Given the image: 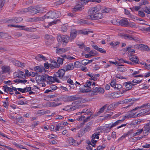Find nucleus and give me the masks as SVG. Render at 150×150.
Returning a JSON list of instances; mask_svg holds the SVG:
<instances>
[{
    "label": "nucleus",
    "instance_id": "1",
    "mask_svg": "<svg viewBox=\"0 0 150 150\" xmlns=\"http://www.w3.org/2000/svg\"><path fill=\"white\" fill-rule=\"evenodd\" d=\"M60 11H49L44 16V18L45 19L44 22L48 23L52 19H55L58 18L60 15Z\"/></svg>",
    "mask_w": 150,
    "mask_h": 150
},
{
    "label": "nucleus",
    "instance_id": "2",
    "mask_svg": "<svg viewBox=\"0 0 150 150\" xmlns=\"http://www.w3.org/2000/svg\"><path fill=\"white\" fill-rule=\"evenodd\" d=\"M95 86V83L94 82H93L92 83L89 80H87L86 83V84L84 85V86L88 88L87 89H86L85 90V92H89L91 91L92 90L91 88L93 87V86Z\"/></svg>",
    "mask_w": 150,
    "mask_h": 150
},
{
    "label": "nucleus",
    "instance_id": "3",
    "mask_svg": "<svg viewBox=\"0 0 150 150\" xmlns=\"http://www.w3.org/2000/svg\"><path fill=\"white\" fill-rule=\"evenodd\" d=\"M132 110L130 112H129L125 116V117L124 118V119H123L124 121L126 118H133L140 116V114H138L137 115H136V113L133 112H132L134 111H132Z\"/></svg>",
    "mask_w": 150,
    "mask_h": 150
},
{
    "label": "nucleus",
    "instance_id": "4",
    "mask_svg": "<svg viewBox=\"0 0 150 150\" xmlns=\"http://www.w3.org/2000/svg\"><path fill=\"white\" fill-rule=\"evenodd\" d=\"M57 39L59 42H62L63 43L66 44L69 42V38L67 35H59L57 36Z\"/></svg>",
    "mask_w": 150,
    "mask_h": 150
},
{
    "label": "nucleus",
    "instance_id": "5",
    "mask_svg": "<svg viewBox=\"0 0 150 150\" xmlns=\"http://www.w3.org/2000/svg\"><path fill=\"white\" fill-rule=\"evenodd\" d=\"M103 16L101 13H97L94 14L89 15L87 16V18L92 20H99L102 18Z\"/></svg>",
    "mask_w": 150,
    "mask_h": 150
},
{
    "label": "nucleus",
    "instance_id": "6",
    "mask_svg": "<svg viewBox=\"0 0 150 150\" xmlns=\"http://www.w3.org/2000/svg\"><path fill=\"white\" fill-rule=\"evenodd\" d=\"M65 71L64 69H61L58 70L57 72H55L54 74L56 78L59 79L64 76Z\"/></svg>",
    "mask_w": 150,
    "mask_h": 150
},
{
    "label": "nucleus",
    "instance_id": "7",
    "mask_svg": "<svg viewBox=\"0 0 150 150\" xmlns=\"http://www.w3.org/2000/svg\"><path fill=\"white\" fill-rule=\"evenodd\" d=\"M48 79L47 83L49 84H51L54 81H55L57 83L62 82L60 80H59L58 78H56V77L55 76L54 74L53 77L51 76H48Z\"/></svg>",
    "mask_w": 150,
    "mask_h": 150
},
{
    "label": "nucleus",
    "instance_id": "8",
    "mask_svg": "<svg viewBox=\"0 0 150 150\" xmlns=\"http://www.w3.org/2000/svg\"><path fill=\"white\" fill-rule=\"evenodd\" d=\"M67 141L69 144L74 146H78L81 143V142L78 143L77 140H74L71 137L68 138L67 139Z\"/></svg>",
    "mask_w": 150,
    "mask_h": 150
},
{
    "label": "nucleus",
    "instance_id": "9",
    "mask_svg": "<svg viewBox=\"0 0 150 150\" xmlns=\"http://www.w3.org/2000/svg\"><path fill=\"white\" fill-rule=\"evenodd\" d=\"M102 129L100 127H98L96 129V131L92 136V139H98L99 138V133L101 132Z\"/></svg>",
    "mask_w": 150,
    "mask_h": 150
},
{
    "label": "nucleus",
    "instance_id": "10",
    "mask_svg": "<svg viewBox=\"0 0 150 150\" xmlns=\"http://www.w3.org/2000/svg\"><path fill=\"white\" fill-rule=\"evenodd\" d=\"M81 0H80V1L81 2L80 3L81 4H78L76 5L74 8V11H81L83 9V5L84 4H85L84 3H83V2H82Z\"/></svg>",
    "mask_w": 150,
    "mask_h": 150
},
{
    "label": "nucleus",
    "instance_id": "11",
    "mask_svg": "<svg viewBox=\"0 0 150 150\" xmlns=\"http://www.w3.org/2000/svg\"><path fill=\"white\" fill-rule=\"evenodd\" d=\"M129 57L130 60L132 62H133L135 63L139 64V62L137 56L130 55L129 56Z\"/></svg>",
    "mask_w": 150,
    "mask_h": 150
},
{
    "label": "nucleus",
    "instance_id": "12",
    "mask_svg": "<svg viewBox=\"0 0 150 150\" xmlns=\"http://www.w3.org/2000/svg\"><path fill=\"white\" fill-rule=\"evenodd\" d=\"M119 23L122 26H127L129 24V21L127 18H125L119 21Z\"/></svg>",
    "mask_w": 150,
    "mask_h": 150
},
{
    "label": "nucleus",
    "instance_id": "13",
    "mask_svg": "<svg viewBox=\"0 0 150 150\" xmlns=\"http://www.w3.org/2000/svg\"><path fill=\"white\" fill-rule=\"evenodd\" d=\"M74 68V65L73 63L68 64L64 67V69L66 71L72 70Z\"/></svg>",
    "mask_w": 150,
    "mask_h": 150
},
{
    "label": "nucleus",
    "instance_id": "14",
    "mask_svg": "<svg viewBox=\"0 0 150 150\" xmlns=\"http://www.w3.org/2000/svg\"><path fill=\"white\" fill-rule=\"evenodd\" d=\"M124 84L127 90H129L132 88L133 86L136 85V84H133L131 82H127L124 83Z\"/></svg>",
    "mask_w": 150,
    "mask_h": 150
},
{
    "label": "nucleus",
    "instance_id": "15",
    "mask_svg": "<svg viewBox=\"0 0 150 150\" xmlns=\"http://www.w3.org/2000/svg\"><path fill=\"white\" fill-rule=\"evenodd\" d=\"M99 8L97 7L90 8L88 11V13L90 15L93 14L98 11Z\"/></svg>",
    "mask_w": 150,
    "mask_h": 150
},
{
    "label": "nucleus",
    "instance_id": "16",
    "mask_svg": "<svg viewBox=\"0 0 150 150\" xmlns=\"http://www.w3.org/2000/svg\"><path fill=\"white\" fill-rule=\"evenodd\" d=\"M2 72L3 73L8 72L10 70V67L9 66L4 65L1 67Z\"/></svg>",
    "mask_w": 150,
    "mask_h": 150
},
{
    "label": "nucleus",
    "instance_id": "17",
    "mask_svg": "<svg viewBox=\"0 0 150 150\" xmlns=\"http://www.w3.org/2000/svg\"><path fill=\"white\" fill-rule=\"evenodd\" d=\"M15 75L18 78H24L25 77L24 73L21 71H18L14 73Z\"/></svg>",
    "mask_w": 150,
    "mask_h": 150
},
{
    "label": "nucleus",
    "instance_id": "18",
    "mask_svg": "<svg viewBox=\"0 0 150 150\" xmlns=\"http://www.w3.org/2000/svg\"><path fill=\"white\" fill-rule=\"evenodd\" d=\"M93 123L92 122H90L88 123H87L85 126L84 127V130L86 132H88L91 129V126Z\"/></svg>",
    "mask_w": 150,
    "mask_h": 150
},
{
    "label": "nucleus",
    "instance_id": "19",
    "mask_svg": "<svg viewBox=\"0 0 150 150\" xmlns=\"http://www.w3.org/2000/svg\"><path fill=\"white\" fill-rule=\"evenodd\" d=\"M8 26H9L10 27H15L17 28H20V29H22L23 30H24L27 31H28L29 30V28H25V26H24L22 25H8Z\"/></svg>",
    "mask_w": 150,
    "mask_h": 150
},
{
    "label": "nucleus",
    "instance_id": "20",
    "mask_svg": "<svg viewBox=\"0 0 150 150\" xmlns=\"http://www.w3.org/2000/svg\"><path fill=\"white\" fill-rule=\"evenodd\" d=\"M17 90L19 91L24 93L26 92H27L31 90V88L30 87H26L24 89H22L20 88H17Z\"/></svg>",
    "mask_w": 150,
    "mask_h": 150
},
{
    "label": "nucleus",
    "instance_id": "21",
    "mask_svg": "<svg viewBox=\"0 0 150 150\" xmlns=\"http://www.w3.org/2000/svg\"><path fill=\"white\" fill-rule=\"evenodd\" d=\"M77 34V32L75 30H73L71 31L70 34V37L69 38L71 40L74 39L76 37Z\"/></svg>",
    "mask_w": 150,
    "mask_h": 150
},
{
    "label": "nucleus",
    "instance_id": "22",
    "mask_svg": "<svg viewBox=\"0 0 150 150\" xmlns=\"http://www.w3.org/2000/svg\"><path fill=\"white\" fill-rule=\"evenodd\" d=\"M135 46L137 48H139L140 47L141 48H142L145 51H148L149 50L148 46L146 45L143 44H141L140 45H135Z\"/></svg>",
    "mask_w": 150,
    "mask_h": 150
},
{
    "label": "nucleus",
    "instance_id": "23",
    "mask_svg": "<svg viewBox=\"0 0 150 150\" xmlns=\"http://www.w3.org/2000/svg\"><path fill=\"white\" fill-rule=\"evenodd\" d=\"M144 133L148 134L150 132V125L146 124L144 127Z\"/></svg>",
    "mask_w": 150,
    "mask_h": 150
},
{
    "label": "nucleus",
    "instance_id": "24",
    "mask_svg": "<svg viewBox=\"0 0 150 150\" xmlns=\"http://www.w3.org/2000/svg\"><path fill=\"white\" fill-rule=\"evenodd\" d=\"M59 65L57 64V62L55 61H53L51 62L50 64V67L51 69H53V68H58L59 67Z\"/></svg>",
    "mask_w": 150,
    "mask_h": 150
},
{
    "label": "nucleus",
    "instance_id": "25",
    "mask_svg": "<svg viewBox=\"0 0 150 150\" xmlns=\"http://www.w3.org/2000/svg\"><path fill=\"white\" fill-rule=\"evenodd\" d=\"M34 69L35 71L38 72H41L45 69L43 66H37Z\"/></svg>",
    "mask_w": 150,
    "mask_h": 150
},
{
    "label": "nucleus",
    "instance_id": "26",
    "mask_svg": "<svg viewBox=\"0 0 150 150\" xmlns=\"http://www.w3.org/2000/svg\"><path fill=\"white\" fill-rule=\"evenodd\" d=\"M36 81L39 83H41L43 82L42 76H41L38 74L35 77Z\"/></svg>",
    "mask_w": 150,
    "mask_h": 150
},
{
    "label": "nucleus",
    "instance_id": "27",
    "mask_svg": "<svg viewBox=\"0 0 150 150\" xmlns=\"http://www.w3.org/2000/svg\"><path fill=\"white\" fill-rule=\"evenodd\" d=\"M109 96L113 98H117L120 97V94L119 93L114 92L110 94L109 95Z\"/></svg>",
    "mask_w": 150,
    "mask_h": 150
},
{
    "label": "nucleus",
    "instance_id": "28",
    "mask_svg": "<svg viewBox=\"0 0 150 150\" xmlns=\"http://www.w3.org/2000/svg\"><path fill=\"white\" fill-rule=\"evenodd\" d=\"M67 82L69 84V86L70 87V88L74 89V82L71 79L69 78L67 80Z\"/></svg>",
    "mask_w": 150,
    "mask_h": 150
},
{
    "label": "nucleus",
    "instance_id": "29",
    "mask_svg": "<svg viewBox=\"0 0 150 150\" xmlns=\"http://www.w3.org/2000/svg\"><path fill=\"white\" fill-rule=\"evenodd\" d=\"M44 18V16L42 17H37L34 18H32V20L34 22H37L40 21H44L45 19Z\"/></svg>",
    "mask_w": 150,
    "mask_h": 150
},
{
    "label": "nucleus",
    "instance_id": "30",
    "mask_svg": "<svg viewBox=\"0 0 150 150\" xmlns=\"http://www.w3.org/2000/svg\"><path fill=\"white\" fill-rule=\"evenodd\" d=\"M83 3L86 4L88 2H97L100 3L101 1L100 0H81Z\"/></svg>",
    "mask_w": 150,
    "mask_h": 150
},
{
    "label": "nucleus",
    "instance_id": "31",
    "mask_svg": "<svg viewBox=\"0 0 150 150\" xmlns=\"http://www.w3.org/2000/svg\"><path fill=\"white\" fill-rule=\"evenodd\" d=\"M12 62L14 65L18 67H22V64L20 62L16 60H13Z\"/></svg>",
    "mask_w": 150,
    "mask_h": 150
},
{
    "label": "nucleus",
    "instance_id": "32",
    "mask_svg": "<svg viewBox=\"0 0 150 150\" xmlns=\"http://www.w3.org/2000/svg\"><path fill=\"white\" fill-rule=\"evenodd\" d=\"M137 100L134 98L125 99L124 100L125 103H127L131 101H136Z\"/></svg>",
    "mask_w": 150,
    "mask_h": 150
},
{
    "label": "nucleus",
    "instance_id": "33",
    "mask_svg": "<svg viewBox=\"0 0 150 150\" xmlns=\"http://www.w3.org/2000/svg\"><path fill=\"white\" fill-rule=\"evenodd\" d=\"M123 121V120H118L114 123H111L112 127H114L118 125L119 124L121 123Z\"/></svg>",
    "mask_w": 150,
    "mask_h": 150
},
{
    "label": "nucleus",
    "instance_id": "34",
    "mask_svg": "<svg viewBox=\"0 0 150 150\" xmlns=\"http://www.w3.org/2000/svg\"><path fill=\"white\" fill-rule=\"evenodd\" d=\"M146 107H147V103L144 104L140 106L137 107L133 109L132 111H136L137 109H140L141 108H146Z\"/></svg>",
    "mask_w": 150,
    "mask_h": 150
},
{
    "label": "nucleus",
    "instance_id": "35",
    "mask_svg": "<svg viewBox=\"0 0 150 150\" xmlns=\"http://www.w3.org/2000/svg\"><path fill=\"white\" fill-rule=\"evenodd\" d=\"M40 12H41L40 10H38L37 9H36L34 8V9H33L32 10L30 11V13L33 14H35Z\"/></svg>",
    "mask_w": 150,
    "mask_h": 150
},
{
    "label": "nucleus",
    "instance_id": "36",
    "mask_svg": "<svg viewBox=\"0 0 150 150\" xmlns=\"http://www.w3.org/2000/svg\"><path fill=\"white\" fill-rule=\"evenodd\" d=\"M150 111L149 109H148L147 108L144 109H143L141 110L140 111V113L139 114H140V116L142 115V114H144L148 111Z\"/></svg>",
    "mask_w": 150,
    "mask_h": 150
},
{
    "label": "nucleus",
    "instance_id": "37",
    "mask_svg": "<svg viewBox=\"0 0 150 150\" xmlns=\"http://www.w3.org/2000/svg\"><path fill=\"white\" fill-rule=\"evenodd\" d=\"M45 38L47 40H52V41H53V37L52 35H49L48 34H46L45 35Z\"/></svg>",
    "mask_w": 150,
    "mask_h": 150
},
{
    "label": "nucleus",
    "instance_id": "38",
    "mask_svg": "<svg viewBox=\"0 0 150 150\" xmlns=\"http://www.w3.org/2000/svg\"><path fill=\"white\" fill-rule=\"evenodd\" d=\"M39 58H41L43 60H45L46 59V58L43 56L42 55H40V54H39L37 56L35 57V59H36L39 60Z\"/></svg>",
    "mask_w": 150,
    "mask_h": 150
},
{
    "label": "nucleus",
    "instance_id": "39",
    "mask_svg": "<svg viewBox=\"0 0 150 150\" xmlns=\"http://www.w3.org/2000/svg\"><path fill=\"white\" fill-rule=\"evenodd\" d=\"M65 0H59L58 1L54 3V4L56 6H58L60 5L63 3Z\"/></svg>",
    "mask_w": 150,
    "mask_h": 150
},
{
    "label": "nucleus",
    "instance_id": "40",
    "mask_svg": "<svg viewBox=\"0 0 150 150\" xmlns=\"http://www.w3.org/2000/svg\"><path fill=\"white\" fill-rule=\"evenodd\" d=\"M125 39L132 40V36L128 34H125L123 36Z\"/></svg>",
    "mask_w": 150,
    "mask_h": 150
},
{
    "label": "nucleus",
    "instance_id": "41",
    "mask_svg": "<svg viewBox=\"0 0 150 150\" xmlns=\"http://www.w3.org/2000/svg\"><path fill=\"white\" fill-rule=\"evenodd\" d=\"M107 105L108 104H106L100 108V110L98 112L100 113L103 112L104 111V110L107 107Z\"/></svg>",
    "mask_w": 150,
    "mask_h": 150
},
{
    "label": "nucleus",
    "instance_id": "42",
    "mask_svg": "<svg viewBox=\"0 0 150 150\" xmlns=\"http://www.w3.org/2000/svg\"><path fill=\"white\" fill-rule=\"evenodd\" d=\"M42 76L43 82L46 81H47L48 79V76L46 74H45Z\"/></svg>",
    "mask_w": 150,
    "mask_h": 150
},
{
    "label": "nucleus",
    "instance_id": "43",
    "mask_svg": "<svg viewBox=\"0 0 150 150\" xmlns=\"http://www.w3.org/2000/svg\"><path fill=\"white\" fill-rule=\"evenodd\" d=\"M64 60V59L62 58L59 57L58 58L57 62L59 64H62Z\"/></svg>",
    "mask_w": 150,
    "mask_h": 150
},
{
    "label": "nucleus",
    "instance_id": "44",
    "mask_svg": "<svg viewBox=\"0 0 150 150\" xmlns=\"http://www.w3.org/2000/svg\"><path fill=\"white\" fill-rule=\"evenodd\" d=\"M69 77L68 76H62L61 79H59V80L61 81V83L62 82V81H64L67 80Z\"/></svg>",
    "mask_w": 150,
    "mask_h": 150
},
{
    "label": "nucleus",
    "instance_id": "45",
    "mask_svg": "<svg viewBox=\"0 0 150 150\" xmlns=\"http://www.w3.org/2000/svg\"><path fill=\"white\" fill-rule=\"evenodd\" d=\"M14 19L15 23H19L23 20V19L21 17H15Z\"/></svg>",
    "mask_w": 150,
    "mask_h": 150
},
{
    "label": "nucleus",
    "instance_id": "46",
    "mask_svg": "<svg viewBox=\"0 0 150 150\" xmlns=\"http://www.w3.org/2000/svg\"><path fill=\"white\" fill-rule=\"evenodd\" d=\"M70 98L71 101H74L79 99L80 97L76 96H71Z\"/></svg>",
    "mask_w": 150,
    "mask_h": 150
},
{
    "label": "nucleus",
    "instance_id": "47",
    "mask_svg": "<svg viewBox=\"0 0 150 150\" xmlns=\"http://www.w3.org/2000/svg\"><path fill=\"white\" fill-rule=\"evenodd\" d=\"M142 120L140 119L135 120L133 121V124L134 125L139 124L142 122Z\"/></svg>",
    "mask_w": 150,
    "mask_h": 150
},
{
    "label": "nucleus",
    "instance_id": "48",
    "mask_svg": "<svg viewBox=\"0 0 150 150\" xmlns=\"http://www.w3.org/2000/svg\"><path fill=\"white\" fill-rule=\"evenodd\" d=\"M111 10L110 8H105L104 9H103L102 11V13H109Z\"/></svg>",
    "mask_w": 150,
    "mask_h": 150
},
{
    "label": "nucleus",
    "instance_id": "49",
    "mask_svg": "<svg viewBox=\"0 0 150 150\" xmlns=\"http://www.w3.org/2000/svg\"><path fill=\"white\" fill-rule=\"evenodd\" d=\"M96 92L97 93H103L104 92V90L101 88H96Z\"/></svg>",
    "mask_w": 150,
    "mask_h": 150
},
{
    "label": "nucleus",
    "instance_id": "50",
    "mask_svg": "<svg viewBox=\"0 0 150 150\" xmlns=\"http://www.w3.org/2000/svg\"><path fill=\"white\" fill-rule=\"evenodd\" d=\"M86 132L83 130H80L78 133V137H82Z\"/></svg>",
    "mask_w": 150,
    "mask_h": 150
},
{
    "label": "nucleus",
    "instance_id": "51",
    "mask_svg": "<svg viewBox=\"0 0 150 150\" xmlns=\"http://www.w3.org/2000/svg\"><path fill=\"white\" fill-rule=\"evenodd\" d=\"M114 109V108H113V105L112 104H111L109 105L107 107V110H106V112L109 111V110H112L113 109Z\"/></svg>",
    "mask_w": 150,
    "mask_h": 150
},
{
    "label": "nucleus",
    "instance_id": "52",
    "mask_svg": "<svg viewBox=\"0 0 150 150\" xmlns=\"http://www.w3.org/2000/svg\"><path fill=\"white\" fill-rule=\"evenodd\" d=\"M118 70L120 71L123 72L125 71V68L124 67H121L120 66H119L117 68Z\"/></svg>",
    "mask_w": 150,
    "mask_h": 150
},
{
    "label": "nucleus",
    "instance_id": "53",
    "mask_svg": "<svg viewBox=\"0 0 150 150\" xmlns=\"http://www.w3.org/2000/svg\"><path fill=\"white\" fill-rule=\"evenodd\" d=\"M105 147V145L103 144L102 146H98L96 149L94 150H103V149Z\"/></svg>",
    "mask_w": 150,
    "mask_h": 150
},
{
    "label": "nucleus",
    "instance_id": "54",
    "mask_svg": "<svg viewBox=\"0 0 150 150\" xmlns=\"http://www.w3.org/2000/svg\"><path fill=\"white\" fill-rule=\"evenodd\" d=\"M138 14L139 16L144 17L145 16V15L144 13L142 11H138Z\"/></svg>",
    "mask_w": 150,
    "mask_h": 150
},
{
    "label": "nucleus",
    "instance_id": "55",
    "mask_svg": "<svg viewBox=\"0 0 150 150\" xmlns=\"http://www.w3.org/2000/svg\"><path fill=\"white\" fill-rule=\"evenodd\" d=\"M89 53L91 54H92V55H93V56L96 55L98 54V52L94 50L91 51Z\"/></svg>",
    "mask_w": 150,
    "mask_h": 150
},
{
    "label": "nucleus",
    "instance_id": "56",
    "mask_svg": "<svg viewBox=\"0 0 150 150\" xmlns=\"http://www.w3.org/2000/svg\"><path fill=\"white\" fill-rule=\"evenodd\" d=\"M61 104L60 103H58L55 102H53L51 103V105L52 106H56Z\"/></svg>",
    "mask_w": 150,
    "mask_h": 150
},
{
    "label": "nucleus",
    "instance_id": "57",
    "mask_svg": "<svg viewBox=\"0 0 150 150\" xmlns=\"http://www.w3.org/2000/svg\"><path fill=\"white\" fill-rule=\"evenodd\" d=\"M50 129L52 131H54V130L58 131V128H57V125L56 127H55L53 125H52L50 127Z\"/></svg>",
    "mask_w": 150,
    "mask_h": 150
},
{
    "label": "nucleus",
    "instance_id": "58",
    "mask_svg": "<svg viewBox=\"0 0 150 150\" xmlns=\"http://www.w3.org/2000/svg\"><path fill=\"white\" fill-rule=\"evenodd\" d=\"M18 121V122L20 123H23L24 122V120L22 117H21L17 118V120H16Z\"/></svg>",
    "mask_w": 150,
    "mask_h": 150
},
{
    "label": "nucleus",
    "instance_id": "59",
    "mask_svg": "<svg viewBox=\"0 0 150 150\" xmlns=\"http://www.w3.org/2000/svg\"><path fill=\"white\" fill-rule=\"evenodd\" d=\"M122 87V86L120 84H117L115 85V87H114V88L115 89L120 90V89Z\"/></svg>",
    "mask_w": 150,
    "mask_h": 150
},
{
    "label": "nucleus",
    "instance_id": "60",
    "mask_svg": "<svg viewBox=\"0 0 150 150\" xmlns=\"http://www.w3.org/2000/svg\"><path fill=\"white\" fill-rule=\"evenodd\" d=\"M92 118V117H91V114L90 116L87 117L85 119L83 120V121L84 122H87Z\"/></svg>",
    "mask_w": 150,
    "mask_h": 150
},
{
    "label": "nucleus",
    "instance_id": "61",
    "mask_svg": "<svg viewBox=\"0 0 150 150\" xmlns=\"http://www.w3.org/2000/svg\"><path fill=\"white\" fill-rule=\"evenodd\" d=\"M137 132H136V135H139L140 134H141L143 131L144 132V128H143V129H138L137 130Z\"/></svg>",
    "mask_w": 150,
    "mask_h": 150
},
{
    "label": "nucleus",
    "instance_id": "62",
    "mask_svg": "<svg viewBox=\"0 0 150 150\" xmlns=\"http://www.w3.org/2000/svg\"><path fill=\"white\" fill-rule=\"evenodd\" d=\"M81 63L83 65H87L88 64L87 59H85L82 60L81 61Z\"/></svg>",
    "mask_w": 150,
    "mask_h": 150
},
{
    "label": "nucleus",
    "instance_id": "63",
    "mask_svg": "<svg viewBox=\"0 0 150 150\" xmlns=\"http://www.w3.org/2000/svg\"><path fill=\"white\" fill-rule=\"evenodd\" d=\"M52 42V40H49L46 41V44L48 46H50Z\"/></svg>",
    "mask_w": 150,
    "mask_h": 150
},
{
    "label": "nucleus",
    "instance_id": "64",
    "mask_svg": "<svg viewBox=\"0 0 150 150\" xmlns=\"http://www.w3.org/2000/svg\"><path fill=\"white\" fill-rule=\"evenodd\" d=\"M144 11L148 14H150V7L149 8L148 7L145 8L144 9Z\"/></svg>",
    "mask_w": 150,
    "mask_h": 150
}]
</instances>
